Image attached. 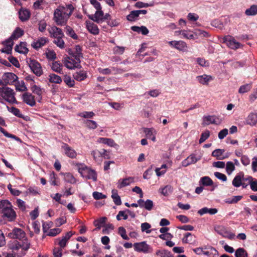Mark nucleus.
<instances>
[{"instance_id":"obj_1","label":"nucleus","mask_w":257,"mask_h":257,"mask_svg":"<svg viewBox=\"0 0 257 257\" xmlns=\"http://www.w3.org/2000/svg\"><path fill=\"white\" fill-rule=\"evenodd\" d=\"M73 10L74 7L71 4L59 6L54 11V21L58 25H65Z\"/></svg>"},{"instance_id":"obj_2","label":"nucleus","mask_w":257,"mask_h":257,"mask_svg":"<svg viewBox=\"0 0 257 257\" xmlns=\"http://www.w3.org/2000/svg\"><path fill=\"white\" fill-rule=\"evenodd\" d=\"M30 245L31 243L27 238H25L22 242L13 241L9 243V247L13 253H7L5 257H15V255L20 257L24 256L30 248Z\"/></svg>"},{"instance_id":"obj_3","label":"nucleus","mask_w":257,"mask_h":257,"mask_svg":"<svg viewBox=\"0 0 257 257\" xmlns=\"http://www.w3.org/2000/svg\"><path fill=\"white\" fill-rule=\"evenodd\" d=\"M78 170L83 178L96 181L97 174L94 170L87 167L84 164H80L78 165Z\"/></svg>"},{"instance_id":"obj_4","label":"nucleus","mask_w":257,"mask_h":257,"mask_svg":"<svg viewBox=\"0 0 257 257\" xmlns=\"http://www.w3.org/2000/svg\"><path fill=\"white\" fill-rule=\"evenodd\" d=\"M14 90L9 87H0V97L2 100L14 103L17 102Z\"/></svg>"},{"instance_id":"obj_5","label":"nucleus","mask_w":257,"mask_h":257,"mask_svg":"<svg viewBox=\"0 0 257 257\" xmlns=\"http://www.w3.org/2000/svg\"><path fill=\"white\" fill-rule=\"evenodd\" d=\"M133 247L135 251L145 254L152 253L153 251V247L146 241L135 243L133 244Z\"/></svg>"},{"instance_id":"obj_6","label":"nucleus","mask_w":257,"mask_h":257,"mask_svg":"<svg viewBox=\"0 0 257 257\" xmlns=\"http://www.w3.org/2000/svg\"><path fill=\"white\" fill-rule=\"evenodd\" d=\"M64 65L69 69L78 68L80 66V59L73 57V55L66 57L64 59Z\"/></svg>"},{"instance_id":"obj_7","label":"nucleus","mask_w":257,"mask_h":257,"mask_svg":"<svg viewBox=\"0 0 257 257\" xmlns=\"http://www.w3.org/2000/svg\"><path fill=\"white\" fill-rule=\"evenodd\" d=\"M202 119V125H208L210 124L219 125L222 122V119L216 115L204 116Z\"/></svg>"},{"instance_id":"obj_8","label":"nucleus","mask_w":257,"mask_h":257,"mask_svg":"<svg viewBox=\"0 0 257 257\" xmlns=\"http://www.w3.org/2000/svg\"><path fill=\"white\" fill-rule=\"evenodd\" d=\"M29 66L33 72L37 76H40L43 74V70L41 64L35 60H30Z\"/></svg>"},{"instance_id":"obj_9","label":"nucleus","mask_w":257,"mask_h":257,"mask_svg":"<svg viewBox=\"0 0 257 257\" xmlns=\"http://www.w3.org/2000/svg\"><path fill=\"white\" fill-rule=\"evenodd\" d=\"M168 44L171 47H173L180 51H188V46L187 44L183 41H171L168 42Z\"/></svg>"},{"instance_id":"obj_10","label":"nucleus","mask_w":257,"mask_h":257,"mask_svg":"<svg viewBox=\"0 0 257 257\" xmlns=\"http://www.w3.org/2000/svg\"><path fill=\"white\" fill-rule=\"evenodd\" d=\"M223 42L228 47L232 49H237L241 46V44L240 43L236 41L233 37L230 36H225L223 38Z\"/></svg>"},{"instance_id":"obj_11","label":"nucleus","mask_w":257,"mask_h":257,"mask_svg":"<svg viewBox=\"0 0 257 257\" xmlns=\"http://www.w3.org/2000/svg\"><path fill=\"white\" fill-rule=\"evenodd\" d=\"M3 79L4 80L5 85H12L18 80V76L12 72L5 73L3 75Z\"/></svg>"},{"instance_id":"obj_12","label":"nucleus","mask_w":257,"mask_h":257,"mask_svg":"<svg viewBox=\"0 0 257 257\" xmlns=\"http://www.w3.org/2000/svg\"><path fill=\"white\" fill-rule=\"evenodd\" d=\"M61 149L68 157L72 159L76 158L77 155L76 152L67 144L63 143Z\"/></svg>"},{"instance_id":"obj_13","label":"nucleus","mask_w":257,"mask_h":257,"mask_svg":"<svg viewBox=\"0 0 257 257\" xmlns=\"http://www.w3.org/2000/svg\"><path fill=\"white\" fill-rule=\"evenodd\" d=\"M147 11L145 10L132 11L130 14L126 17V19L128 21L134 22L138 20L141 15H146Z\"/></svg>"},{"instance_id":"obj_14","label":"nucleus","mask_w":257,"mask_h":257,"mask_svg":"<svg viewBox=\"0 0 257 257\" xmlns=\"http://www.w3.org/2000/svg\"><path fill=\"white\" fill-rule=\"evenodd\" d=\"M243 181H244V173L240 172L233 179L232 184L235 187H239L242 186L243 188H245L246 185L242 182Z\"/></svg>"},{"instance_id":"obj_15","label":"nucleus","mask_w":257,"mask_h":257,"mask_svg":"<svg viewBox=\"0 0 257 257\" xmlns=\"http://www.w3.org/2000/svg\"><path fill=\"white\" fill-rule=\"evenodd\" d=\"M22 99L27 104L34 106L36 104L35 97L29 92H25L22 95Z\"/></svg>"},{"instance_id":"obj_16","label":"nucleus","mask_w":257,"mask_h":257,"mask_svg":"<svg viewBox=\"0 0 257 257\" xmlns=\"http://www.w3.org/2000/svg\"><path fill=\"white\" fill-rule=\"evenodd\" d=\"M104 13L101 9L96 11L94 15H90L88 17L90 19L97 23H100L104 21Z\"/></svg>"},{"instance_id":"obj_17","label":"nucleus","mask_w":257,"mask_h":257,"mask_svg":"<svg viewBox=\"0 0 257 257\" xmlns=\"http://www.w3.org/2000/svg\"><path fill=\"white\" fill-rule=\"evenodd\" d=\"M200 159V157H196L195 154H191L182 162V165L183 167H187L191 164H195Z\"/></svg>"},{"instance_id":"obj_18","label":"nucleus","mask_w":257,"mask_h":257,"mask_svg":"<svg viewBox=\"0 0 257 257\" xmlns=\"http://www.w3.org/2000/svg\"><path fill=\"white\" fill-rule=\"evenodd\" d=\"M196 80L202 85H208L209 83L213 80V78L210 75L203 74L197 76Z\"/></svg>"},{"instance_id":"obj_19","label":"nucleus","mask_w":257,"mask_h":257,"mask_svg":"<svg viewBox=\"0 0 257 257\" xmlns=\"http://www.w3.org/2000/svg\"><path fill=\"white\" fill-rule=\"evenodd\" d=\"M50 36L54 38L63 37L64 35L62 30L56 26H52L48 29Z\"/></svg>"},{"instance_id":"obj_20","label":"nucleus","mask_w":257,"mask_h":257,"mask_svg":"<svg viewBox=\"0 0 257 257\" xmlns=\"http://www.w3.org/2000/svg\"><path fill=\"white\" fill-rule=\"evenodd\" d=\"M174 35L176 36L181 35L184 38L186 39H194V36L193 32L190 30H180L176 31L174 32Z\"/></svg>"},{"instance_id":"obj_21","label":"nucleus","mask_w":257,"mask_h":257,"mask_svg":"<svg viewBox=\"0 0 257 257\" xmlns=\"http://www.w3.org/2000/svg\"><path fill=\"white\" fill-rule=\"evenodd\" d=\"M2 213L3 216L6 217L10 221L14 220L16 217V212L13 209L12 207L4 210Z\"/></svg>"},{"instance_id":"obj_22","label":"nucleus","mask_w":257,"mask_h":257,"mask_svg":"<svg viewBox=\"0 0 257 257\" xmlns=\"http://www.w3.org/2000/svg\"><path fill=\"white\" fill-rule=\"evenodd\" d=\"M25 232L20 228H15L12 232L9 234V236L13 238L21 239L25 236Z\"/></svg>"},{"instance_id":"obj_23","label":"nucleus","mask_w":257,"mask_h":257,"mask_svg":"<svg viewBox=\"0 0 257 257\" xmlns=\"http://www.w3.org/2000/svg\"><path fill=\"white\" fill-rule=\"evenodd\" d=\"M86 27L87 30L92 34L97 35L99 33V30L97 26L90 21L86 22Z\"/></svg>"},{"instance_id":"obj_24","label":"nucleus","mask_w":257,"mask_h":257,"mask_svg":"<svg viewBox=\"0 0 257 257\" xmlns=\"http://www.w3.org/2000/svg\"><path fill=\"white\" fill-rule=\"evenodd\" d=\"M97 142L98 143L107 145L108 146L111 147L116 148L118 147V145L115 143L114 140L110 138H99Z\"/></svg>"},{"instance_id":"obj_25","label":"nucleus","mask_w":257,"mask_h":257,"mask_svg":"<svg viewBox=\"0 0 257 257\" xmlns=\"http://www.w3.org/2000/svg\"><path fill=\"white\" fill-rule=\"evenodd\" d=\"M144 132L147 138L151 139L153 142H156V131L153 128H145Z\"/></svg>"},{"instance_id":"obj_26","label":"nucleus","mask_w":257,"mask_h":257,"mask_svg":"<svg viewBox=\"0 0 257 257\" xmlns=\"http://www.w3.org/2000/svg\"><path fill=\"white\" fill-rule=\"evenodd\" d=\"M134 182V180L133 177H128L122 180H119L117 183V187L118 188H122L130 185Z\"/></svg>"},{"instance_id":"obj_27","label":"nucleus","mask_w":257,"mask_h":257,"mask_svg":"<svg viewBox=\"0 0 257 257\" xmlns=\"http://www.w3.org/2000/svg\"><path fill=\"white\" fill-rule=\"evenodd\" d=\"M81 48L79 45H77L74 48V51L73 52L71 50H69L68 53L70 55H73V57H76L80 59L82 57Z\"/></svg>"},{"instance_id":"obj_28","label":"nucleus","mask_w":257,"mask_h":257,"mask_svg":"<svg viewBox=\"0 0 257 257\" xmlns=\"http://www.w3.org/2000/svg\"><path fill=\"white\" fill-rule=\"evenodd\" d=\"M218 210L216 208H208L207 207H203L198 211V213L200 215L208 213L210 215H214L217 213Z\"/></svg>"},{"instance_id":"obj_29","label":"nucleus","mask_w":257,"mask_h":257,"mask_svg":"<svg viewBox=\"0 0 257 257\" xmlns=\"http://www.w3.org/2000/svg\"><path fill=\"white\" fill-rule=\"evenodd\" d=\"M48 41V39L45 37H42L34 42L32 45L36 49H38L44 46Z\"/></svg>"},{"instance_id":"obj_30","label":"nucleus","mask_w":257,"mask_h":257,"mask_svg":"<svg viewBox=\"0 0 257 257\" xmlns=\"http://www.w3.org/2000/svg\"><path fill=\"white\" fill-rule=\"evenodd\" d=\"M246 122L251 126L256 125L257 123V113H250L247 117Z\"/></svg>"},{"instance_id":"obj_31","label":"nucleus","mask_w":257,"mask_h":257,"mask_svg":"<svg viewBox=\"0 0 257 257\" xmlns=\"http://www.w3.org/2000/svg\"><path fill=\"white\" fill-rule=\"evenodd\" d=\"M15 50L16 52L22 54H26L28 52L26 43L25 42H21L19 45H16Z\"/></svg>"},{"instance_id":"obj_32","label":"nucleus","mask_w":257,"mask_h":257,"mask_svg":"<svg viewBox=\"0 0 257 257\" xmlns=\"http://www.w3.org/2000/svg\"><path fill=\"white\" fill-rule=\"evenodd\" d=\"M19 18L22 21L28 20L30 17V12L28 10L21 9L19 12Z\"/></svg>"},{"instance_id":"obj_33","label":"nucleus","mask_w":257,"mask_h":257,"mask_svg":"<svg viewBox=\"0 0 257 257\" xmlns=\"http://www.w3.org/2000/svg\"><path fill=\"white\" fill-rule=\"evenodd\" d=\"M15 86L16 89L18 91H26L27 90V87L25 85L24 81H16L14 84Z\"/></svg>"},{"instance_id":"obj_34","label":"nucleus","mask_w":257,"mask_h":257,"mask_svg":"<svg viewBox=\"0 0 257 257\" xmlns=\"http://www.w3.org/2000/svg\"><path fill=\"white\" fill-rule=\"evenodd\" d=\"M131 29L134 32L141 33L144 35H147L149 33V30L145 26H141L140 27L138 26H132Z\"/></svg>"},{"instance_id":"obj_35","label":"nucleus","mask_w":257,"mask_h":257,"mask_svg":"<svg viewBox=\"0 0 257 257\" xmlns=\"http://www.w3.org/2000/svg\"><path fill=\"white\" fill-rule=\"evenodd\" d=\"M48 79L50 82L53 83L60 84L62 81L60 76L53 73L49 75Z\"/></svg>"},{"instance_id":"obj_36","label":"nucleus","mask_w":257,"mask_h":257,"mask_svg":"<svg viewBox=\"0 0 257 257\" xmlns=\"http://www.w3.org/2000/svg\"><path fill=\"white\" fill-rule=\"evenodd\" d=\"M245 14L247 16H253L257 14V5H252L245 11Z\"/></svg>"},{"instance_id":"obj_37","label":"nucleus","mask_w":257,"mask_h":257,"mask_svg":"<svg viewBox=\"0 0 257 257\" xmlns=\"http://www.w3.org/2000/svg\"><path fill=\"white\" fill-rule=\"evenodd\" d=\"M173 188L171 185H168L159 189V192L164 196H167L172 192Z\"/></svg>"},{"instance_id":"obj_38","label":"nucleus","mask_w":257,"mask_h":257,"mask_svg":"<svg viewBox=\"0 0 257 257\" xmlns=\"http://www.w3.org/2000/svg\"><path fill=\"white\" fill-rule=\"evenodd\" d=\"M51 68L56 72L60 73L62 72V65L59 61H55L52 62Z\"/></svg>"},{"instance_id":"obj_39","label":"nucleus","mask_w":257,"mask_h":257,"mask_svg":"<svg viewBox=\"0 0 257 257\" xmlns=\"http://www.w3.org/2000/svg\"><path fill=\"white\" fill-rule=\"evenodd\" d=\"M86 73L84 71L76 72L74 74V79L79 81L84 80L86 78Z\"/></svg>"},{"instance_id":"obj_40","label":"nucleus","mask_w":257,"mask_h":257,"mask_svg":"<svg viewBox=\"0 0 257 257\" xmlns=\"http://www.w3.org/2000/svg\"><path fill=\"white\" fill-rule=\"evenodd\" d=\"M156 254L160 257H173L170 251L165 249L157 250Z\"/></svg>"},{"instance_id":"obj_41","label":"nucleus","mask_w":257,"mask_h":257,"mask_svg":"<svg viewBox=\"0 0 257 257\" xmlns=\"http://www.w3.org/2000/svg\"><path fill=\"white\" fill-rule=\"evenodd\" d=\"M23 35L24 31L21 28L18 27L14 31L11 37L14 40H16L22 36Z\"/></svg>"},{"instance_id":"obj_42","label":"nucleus","mask_w":257,"mask_h":257,"mask_svg":"<svg viewBox=\"0 0 257 257\" xmlns=\"http://www.w3.org/2000/svg\"><path fill=\"white\" fill-rule=\"evenodd\" d=\"M217 251L213 247H210L204 250L203 254L208 257H214L217 254Z\"/></svg>"},{"instance_id":"obj_43","label":"nucleus","mask_w":257,"mask_h":257,"mask_svg":"<svg viewBox=\"0 0 257 257\" xmlns=\"http://www.w3.org/2000/svg\"><path fill=\"white\" fill-rule=\"evenodd\" d=\"M64 179L66 182L71 184H75L76 182V179L71 173H66L64 174Z\"/></svg>"},{"instance_id":"obj_44","label":"nucleus","mask_w":257,"mask_h":257,"mask_svg":"<svg viewBox=\"0 0 257 257\" xmlns=\"http://www.w3.org/2000/svg\"><path fill=\"white\" fill-rule=\"evenodd\" d=\"M91 155L93 156V159L96 162H101L102 161V155L101 154V151L95 150L92 151L91 153Z\"/></svg>"},{"instance_id":"obj_45","label":"nucleus","mask_w":257,"mask_h":257,"mask_svg":"<svg viewBox=\"0 0 257 257\" xmlns=\"http://www.w3.org/2000/svg\"><path fill=\"white\" fill-rule=\"evenodd\" d=\"M111 197L116 205H120L121 204L120 198L117 194L116 190H113L112 191Z\"/></svg>"},{"instance_id":"obj_46","label":"nucleus","mask_w":257,"mask_h":257,"mask_svg":"<svg viewBox=\"0 0 257 257\" xmlns=\"http://www.w3.org/2000/svg\"><path fill=\"white\" fill-rule=\"evenodd\" d=\"M66 29V33L67 35L72 38L74 39H77L78 38V36L77 34L75 33L73 29L71 28L69 26H67L65 27Z\"/></svg>"},{"instance_id":"obj_47","label":"nucleus","mask_w":257,"mask_h":257,"mask_svg":"<svg viewBox=\"0 0 257 257\" xmlns=\"http://www.w3.org/2000/svg\"><path fill=\"white\" fill-rule=\"evenodd\" d=\"M98 71L103 75H110L112 73V71H114L115 70V68L114 67H111V68H98L97 69Z\"/></svg>"},{"instance_id":"obj_48","label":"nucleus","mask_w":257,"mask_h":257,"mask_svg":"<svg viewBox=\"0 0 257 257\" xmlns=\"http://www.w3.org/2000/svg\"><path fill=\"white\" fill-rule=\"evenodd\" d=\"M200 183L204 186H211L213 185L212 180L209 177H202L200 180Z\"/></svg>"},{"instance_id":"obj_49","label":"nucleus","mask_w":257,"mask_h":257,"mask_svg":"<svg viewBox=\"0 0 257 257\" xmlns=\"http://www.w3.org/2000/svg\"><path fill=\"white\" fill-rule=\"evenodd\" d=\"M64 81L69 87H72L75 85V81L74 79H72L71 76L67 75L64 76Z\"/></svg>"},{"instance_id":"obj_50","label":"nucleus","mask_w":257,"mask_h":257,"mask_svg":"<svg viewBox=\"0 0 257 257\" xmlns=\"http://www.w3.org/2000/svg\"><path fill=\"white\" fill-rule=\"evenodd\" d=\"M106 220V218L105 217H103L100 218L99 219L94 221V224L97 228L95 229H100L103 225V224L105 223Z\"/></svg>"},{"instance_id":"obj_51","label":"nucleus","mask_w":257,"mask_h":257,"mask_svg":"<svg viewBox=\"0 0 257 257\" xmlns=\"http://www.w3.org/2000/svg\"><path fill=\"white\" fill-rule=\"evenodd\" d=\"M224 152L223 150L222 149H216L213 151L212 153V156L216 157L218 159H223L225 158L224 157H222V155Z\"/></svg>"},{"instance_id":"obj_52","label":"nucleus","mask_w":257,"mask_h":257,"mask_svg":"<svg viewBox=\"0 0 257 257\" xmlns=\"http://www.w3.org/2000/svg\"><path fill=\"white\" fill-rule=\"evenodd\" d=\"M251 88V85L250 84H246L245 85H241L238 90V92L241 94H243L248 92Z\"/></svg>"},{"instance_id":"obj_53","label":"nucleus","mask_w":257,"mask_h":257,"mask_svg":"<svg viewBox=\"0 0 257 257\" xmlns=\"http://www.w3.org/2000/svg\"><path fill=\"white\" fill-rule=\"evenodd\" d=\"M235 257H247V254L245 250L243 248H239L235 252Z\"/></svg>"},{"instance_id":"obj_54","label":"nucleus","mask_w":257,"mask_h":257,"mask_svg":"<svg viewBox=\"0 0 257 257\" xmlns=\"http://www.w3.org/2000/svg\"><path fill=\"white\" fill-rule=\"evenodd\" d=\"M11 207H12V205L7 200H4L0 202V209H2V212H3L4 210L7 209Z\"/></svg>"},{"instance_id":"obj_55","label":"nucleus","mask_w":257,"mask_h":257,"mask_svg":"<svg viewBox=\"0 0 257 257\" xmlns=\"http://www.w3.org/2000/svg\"><path fill=\"white\" fill-rule=\"evenodd\" d=\"M84 123L90 129H95L97 127V123L92 120L87 119L84 121Z\"/></svg>"},{"instance_id":"obj_56","label":"nucleus","mask_w":257,"mask_h":257,"mask_svg":"<svg viewBox=\"0 0 257 257\" xmlns=\"http://www.w3.org/2000/svg\"><path fill=\"white\" fill-rule=\"evenodd\" d=\"M45 54L49 60H54L56 58V54L53 50H47Z\"/></svg>"},{"instance_id":"obj_57","label":"nucleus","mask_w":257,"mask_h":257,"mask_svg":"<svg viewBox=\"0 0 257 257\" xmlns=\"http://www.w3.org/2000/svg\"><path fill=\"white\" fill-rule=\"evenodd\" d=\"M210 136V132L208 130H205L203 132L200 136L199 140V144H202L205 142Z\"/></svg>"},{"instance_id":"obj_58","label":"nucleus","mask_w":257,"mask_h":257,"mask_svg":"<svg viewBox=\"0 0 257 257\" xmlns=\"http://www.w3.org/2000/svg\"><path fill=\"white\" fill-rule=\"evenodd\" d=\"M63 37H58L55 38L54 43L60 48L63 49L65 47V43L62 39Z\"/></svg>"},{"instance_id":"obj_59","label":"nucleus","mask_w":257,"mask_h":257,"mask_svg":"<svg viewBox=\"0 0 257 257\" xmlns=\"http://www.w3.org/2000/svg\"><path fill=\"white\" fill-rule=\"evenodd\" d=\"M31 90L33 93L41 96L43 93V89L39 86L34 85L31 87Z\"/></svg>"},{"instance_id":"obj_60","label":"nucleus","mask_w":257,"mask_h":257,"mask_svg":"<svg viewBox=\"0 0 257 257\" xmlns=\"http://www.w3.org/2000/svg\"><path fill=\"white\" fill-rule=\"evenodd\" d=\"M235 166L231 162H227L226 166V171L228 175H230L234 170Z\"/></svg>"},{"instance_id":"obj_61","label":"nucleus","mask_w":257,"mask_h":257,"mask_svg":"<svg viewBox=\"0 0 257 257\" xmlns=\"http://www.w3.org/2000/svg\"><path fill=\"white\" fill-rule=\"evenodd\" d=\"M196 61L197 64L202 67H206L209 66V62L204 58H197Z\"/></svg>"},{"instance_id":"obj_62","label":"nucleus","mask_w":257,"mask_h":257,"mask_svg":"<svg viewBox=\"0 0 257 257\" xmlns=\"http://www.w3.org/2000/svg\"><path fill=\"white\" fill-rule=\"evenodd\" d=\"M192 241V236L191 233L187 232L185 234L184 237L182 238L183 243H190Z\"/></svg>"},{"instance_id":"obj_63","label":"nucleus","mask_w":257,"mask_h":257,"mask_svg":"<svg viewBox=\"0 0 257 257\" xmlns=\"http://www.w3.org/2000/svg\"><path fill=\"white\" fill-rule=\"evenodd\" d=\"M118 233L122 237V238L125 240L129 239V237L127 236L126 233V230L123 227H119L118 228Z\"/></svg>"},{"instance_id":"obj_64","label":"nucleus","mask_w":257,"mask_h":257,"mask_svg":"<svg viewBox=\"0 0 257 257\" xmlns=\"http://www.w3.org/2000/svg\"><path fill=\"white\" fill-rule=\"evenodd\" d=\"M38 26H39V30L41 32H43L45 31L46 26H47V23L44 20H42L39 22L38 23Z\"/></svg>"}]
</instances>
